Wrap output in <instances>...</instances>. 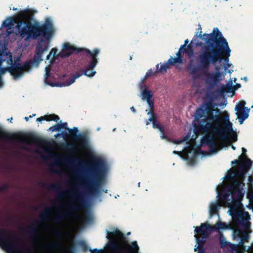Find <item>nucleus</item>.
Returning <instances> with one entry per match:
<instances>
[{
	"label": "nucleus",
	"instance_id": "f257e3e1",
	"mask_svg": "<svg viewBox=\"0 0 253 253\" xmlns=\"http://www.w3.org/2000/svg\"><path fill=\"white\" fill-rule=\"evenodd\" d=\"M33 16L30 11L27 9L18 13L19 20L16 27L19 36L22 38L26 37V41L42 38L47 41V43H44L43 40H42L41 42L37 45L33 59L23 64L19 62V57H17L13 62L11 53L0 49V76L8 71L13 76L14 80H17L24 75L25 71H30L33 66H39L42 60L43 54L48 49V43L52 37L55 30L53 23L49 18H46L43 24L37 21L32 23L30 20Z\"/></svg>",
	"mask_w": 253,
	"mask_h": 253
},
{
	"label": "nucleus",
	"instance_id": "f03ea898",
	"mask_svg": "<svg viewBox=\"0 0 253 253\" xmlns=\"http://www.w3.org/2000/svg\"><path fill=\"white\" fill-rule=\"evenodd\" d=\"M201 33L198 37L204 41L205 43L201 42H197L196 45L201 47V49L194 59H190L187 70L195 80L201 78L203 75H207V83L212 87L221 80L220 78L222 73L219 71V66H216L214 73H208L211 65H215L222 60L228 62L231 50L226 40L217 28H214L210 34L202 35Z\"/></svg>",
	"mask_w": 253,
	"mask_h": 253
},
{
	"label": "nucleus",
	"instance_id": "7ed1b4c3",
	"mask_svg": "<svg viewBox=\"0 0 253 253\" xmlns=\"http://www.w3.org/2000/svg\"><path fill=\"white\" fill-rule=\"evenodd\" d=\"M193 127L196 136L204 135L201 140V145H207L210 152L213 154L218 150L215 138L225 140L233 132L232 123L228 112L215 108L211 101L197 109Z\"/></svg>",
	"mask_w": 253,
	"mask_h": 253
},
{
	"label": "nucleus",
	"instance_id": "20e7f679",
	"mask_svg": "<svg viewBox=\"0 0 253 253\" xmlns=\"http://www.w3.org/2000/svg\"><path fill=\"white\" fill-rule=\"evenodd\" d=\"M104 163L100 159H96L89 164L88 171L92 178H85V182L83 184L85 192L73 194L71 190H67L66 192L72 195L73 199L76 203L69 206V211L56 215L54 218L55 222L60 223L67 217L74 216L72 212L84 209L85 207L86 196H94L99 192L104 178Z\"/></svg>",
	"mask_w": 253,
	"mask_h": 253
},
{
	"label": "nucleus",
	"instance_id": "39448f33",
	"mask_svg": "<svg viewBox=\"0 0 253 253\" xmlns=\"http://www.w3.org/2000/svg\"><path fill=\"white\" fill-rule=\"evenodd\" d=\"M243 190L232 191L227 190L224 193L221 197L223 201H229L227 203V206L229 208V212L233 221L242 226L246 229L250 228V215L248 211H244L239 210V208L243 207L241 201L244 196Z\"/></svg>",
	"mask_w": 253,
	"mask_h": 253
},
{
	"label": "nucleus",
	"instance_id": "423d86ee",
	"mask_svg": "<svg viewBox=\"0 0 253 253\" xmlns=\"http://www.w3.org/2000/svg\"><path fill=\"white\" fill-rule=\"evenodd\" d=\"M81 52H82L83 55L86 56H89L91 60L83 71L76 73L71 78L69 79L68 82L66 83V85H71L75 82L76 79L84 74L87 77H92L96 73L95 71H92V70L98 63L97 56L100 52L99 49L98 48L93 49L91 52L88 49L75 47L70 44V43L66 42L64 44L63 49L59 53V56L61 57L65 58L69 57L73 53H79Z\"/></svg>",
	"mask_w": 253,
	"mask_h": 253
},
{
	"label": "nucleus",
	"instance_id": "0eeeda50",
	"mask_svg": "<svg viewBox=\"0 0 253 253\" xmlns=\"http://www.w3.org/2000/svg\"><path fill=\"white\" fill-rule=\"evenodd\" d=\"M106 238L109 240L107 244V248L112 253H139V248L136 241L132 242L130 244H127V248L126 252H122L120 251L118 240H124L125 237L123 233L118 228L112 232L107 231Z\"/></svg>",
	"mask_w": 253,
	"mask_h": 253
},
{
	"label": "nucleus",
	"instance_id": "6e6552de",
	"mask_svg": "<svg viewBox=\"0 0 253 253\" xmlns=\"http://www.w3.org/2000/svg\"><path fill=\"white\" fill-rule=\"evenodd\" d=\"M0 247L8 253H35L33 248H30L24 252H19L18 249L23 247V244L13 233L5 230L0 232Z\"/></svg>",
	"mask_w": 253,
	"mask_h": 253
},
{
	"label": "nucleus",
	"instance_id": "1a4fd4ad",
	"mask_svg": "<svg viewBox=\"0 0 253 253\" xmlns=\"http://www.w3.org/2000/svg\"><path fill=\"white\" fill-rule=\"evenodd\" d=\"M195 227L194 232L199 235L203 236L204 238H208L211 232L217 231L219 229H226V224L222 222H218L214 226H211L208 222L201 223L200 226Z\"/></svg>",
	"mask_w": 253,
	"mask_h": 253
},
{
	"label": "nucleus",
	"instance_id": "9d476101",
	"mask_svg": "<svg viewBox=\"0 0 253 253\" xmlns=\"http://www.w3.org/2000/svg\"><path fill=\"white\" fill-rule=\"evenodd\" d=\"M192 42L184 49L185 45H181L178 51L176 53V57L173 58L170 57L169 59L171 60V62L174 65L176 64H182L183 63V59L182 53H186L190 58L193 57L194 51L193 46L191 45Z\"/></svg>",
	"mask_w": 253,
	"mask_h": 253
},
{
	"label": "nucleus",
	"instance_id": "9b49d317",
	"mask_svg": "<svg viewBox=\"0 0 253 253\" xmlns=\"http://www.w3.org/2000/svg\"><path fill=\"white\" fill-rule=\"evenodd\" d=\"M67 130L69 131V135L71 138L75 140H79L81 142V145L83 147H85L87 144V135L84 133H78V128L74 127L73 129L68 128Z\"/></svg>",
	"mask_w": 253,
	"mask_h": 253
},
{
	"label": "nucleus",
	"instance_id": "f8f14e48",
	"mask_svg": "<svg viewBox=\"0 0 253 253\" xmlns=\"http://www.w3.org/2000/svg\"><path fill=\"white\" fill-rule=\"evenodd\" d=\"M39 222L37 221L33 224L32 225L27 227H20V229L21 231H24L25 229H27V233L30 235V238L32 240H36L39 236V230L38 228V225Z\"/></svg>",
	"mask_w": 253,
	"mask_h": 253
},
{
	"label": "nucleus",
	"instance_id": "ddd939ff",
	"mask_svg": "<svg viewBox=\"0 0 253 253\" xmlns=\"http://www.w3.org/2000/svg\"><path fill=\"white\" fill-rule=\"evenodd\" d=\"M198 234H195L194 237L196 238V241L197 247L194 249L195 251H198V253H205L204 246L206 243L207 238H204L203 236H198Z\"/></svg>",
	"mask_w": 253,
	"mask_h": 253
},
{
	"label": "nucleus",
	"instance_id": "4468645a",
	"mask_svg": "<svg viewBox=\"0 0 253 253\" xmlns=\"http://www.w3.org/2000/svg\"><path fill=\"white\" fill-rule=\"evenodd\" d=\"M0 138L5 140H16L19 141H22L24 142H27L26 140L21 139L20 136L17 133H13L12 134H9L4 131H2L1 133Z\"/></svg>",
	"mask_w": 253,
	"mask_h": 253
},
{
	"label": "nucleus",
	"instance_id": "2eb2a0df",
	"mask_svg": "<svg viewBox=\"0 0 253 253\" xmlns=\"http://www.w3.org/2000/svg\"><path fill=\"white\" fill-rule=\"evenodd\" d=\"M243 180L242 179L240 180L234 179L232 184L229 187L228 190H231V191L243 190V186L244 185V184L243 183Z\"/></svg>",
	"mask_w": 253,
	"mask_h": 253
},
{
	"label": "nucleus",
	"instance_id": "dca6fc26",
	"mask_svg": "<svg viewBox=\"0 0 253 253\" xmlns=\"http://www.w3.org/2000/svg\"><path fill=\"white\" fill-rule=\"evenodd\" d=\"M250 109H247V111L243 109L237 111L236 115L239 119V122L240 125L242 124L244 121L249 117V112Z\"/></svg>",
	"mask_w": 253,
	"mask_h": 253
},
{
	"label": "nucleus",
	"instance_id": "f3484780",
	"mask_svg": "<svg viewBox=\"0 0 253 253\" xmlns=\"http://www.w3.org/2000/svg\"><path fill=\"white\" fill-rule=\"evenodd\" d=\"M174 65L173 63L171 62V60H170L169 59L168 60L167 62L163 64V65H161L160 66V67L159 68V64H158L156 67V73H163V72H166L167 70L169 68L170 66H173Z\"/></svg>",
	"mask_w": 253,
	"mask_h": 253
},
{
	"label": "nucleus",
	"instance_id": "a211bd4d",
	"mask_svg": "<svg viewBox=\"0 0 253 253\" xmlns=\"http://www.w3.org/2000/svg\"><path fill=\"white\" fill-rule=\"evenodd\" d=\"M186 158L188 160H192V159H195L198 154V152L194 148H188L185 151Z\"/></svg>",
	"mask_w": 253,
	"mask_h": 253
},
{
	"label": "nucleus",
	"instance_id": "6ab92c4d",
	"mask_svg": "<svg viewBox=\"0 0 253 253\" xmlns=\"http://www.w3.org/2000/svg\"><path fill=\"white\" fill-rule=\"evenodd\" d=\"M248 171V170H247L243 165H242L241 164L235 171L236 176L242 179H244L245 174Z\"/></svg>",
	"mask_w": 253,
	"mask_h": 253
},
{
	"label": "nucleus",
	"instance_id": "aec40b11",
	"mask_svg": "<svg viewBox=\"0 0 253 253\" xmlns=\"http://www.w3.org/2000/svg\"><path fill=\"white\" fill-rule=\"evenodd\" d=\"M239 159L241 161L243 159H245V161L244 162H242L241 164L243 165V166L249 170L252 166L253 161L249 159L245 154H242L239 156Z\"/></svg>",
	"mask_w": 253,
	"mask_h": 253
},
{
	"label": "nucleus",
	"instance_id": "412c9836",
	"mask_svg": "<svg viewBox=\"0 0 253 253\" xmlns=\"http://www.w3.org/2000/svg\"><path fill=\"white\" fill-rule=\"evenodd\" d=\"M15 23V19L12 17H9L4 21L2 23V26L7 28V33L9 35L11 33V30Z\"/></svg>",
	"mask_w": 253,
	"mask_h": 253
},
{
	"label": "nucleus",
	"instance_id": "4be33fe9",
	"mask_svg": "<svg viewBox=\"0 0 253 253\" xmlns=\"http://www.w3.org/2000/svg\"><path fill=\"white\" fill-rule=\"evenodd\" d=\"M233 90V88L232 86V82H231L230 83H228L226 85H222L221 88L217 90V92L218 94H220L221 95L223 93L231 92Z\"/></svg>",
	"mask_w": 253,
	"mask_h": 253
},
{
	"label": "nucleus",
	"instance_id": "5701e85b",
	"mask_svg": "<svg viewBox=\"0 0 253 253\" xmlns=\"http://www.w3.org/2000/svg\"><path fill=\"white\" fill-rule=\"evenodd\" d=\"M249 235L245 232H242V236L241 238V240L239 243L240 246H241L243 248V250L244 251H248L250 248L249 247L248 249H246V246H245L244 244L245 242H248L249 240Z\"/></svg>",
	"mask_w": 253,
	"mask_h": 253
},
{
	"label": "nucleus",
	"instance_id": "b1692460",
	"mask_svg": "<svg viewBox=\"0 0 253 253\" xmlns=\"http://www.w3.org/2000/svg\"><path fill=\"white\" fill-rule=\"evenodd\" d=\"M49 189L53 191L59 193L58 197L60 199L64 198L65 194L61 191V188L59 185L56 184H52L49 186Z\"/></svg>",
	"mask_w": 253,
	"mask_h": 253
},
{
	"label": "nucleus",
	"instance_id": "393cba45",
	"mask_svg": "<svg viewBox=\"0 0 253 253\" xmlns=\"http://www.w3.org/2000/svg\"><path fill=\"white\" fill-rule=\"evenodd\" d=\"M51 212V209L46 207L43 211L40 214V218L42 221L44 222L47 220L48 215Z\"/></svg>",
	"mask_w": 253,
	"mask_h": 253
},
{
	"label": "nucleus",
	"instance_id": "a878e982",
	"mask_svg": "<svg viewBox=\"0 0 253 253\" xmlns=\"http://www.w3.org/2000/svg\"><path fill=\"white\" fill-rule=\"evenodd\" d=\"M62 161L64 163L67 164L69 166H72L74 164H76L80 162V160L78 158H74L73 160H70L69 158L63 157Z\"/></svg>",
	"mask_w": 253,
	"mask_h": 253
},
{
	"label": "nucleus",
	"instance_id": "bb28decb",
	"mask_svg": "<svg viewBox=\"0 0 253 253\" xmlns=\"http://www.w3.org/2000/svg\"><path fill=\"white\" fill-rule=\"evenodd\" d=\"M42 118L43 119V121H46L48 122L51 121L57 122L59 120V116L54 114L51 115H45L42 116Z\"/></svg>",
	"mask_w": 253,
	"mask_h": 253
},
{
	"label": "nucleus",
	"instance_id": "cd10ccee",
	"mask_svg": "<svg viewBox=\"0 0 253 253\" xmlns=\"http://www.w3.org/2000/svg\"><path fill=\"white\" fill-rule=\"evenodd\" d=\"M220 205L217 203H212L210 205V211L211 215H214L218 212Z\"/></svg>",
	"mask_w": 253,
	"mask_h": 253
},
{
	"label": "nucleus",
	"instance_id": "c85d7f7f",
	"mask_svg": "<svg viewBox=\"0 0 253 253\" xmlns=\"http://www.w3.org/2000/svg\"><path fill=\"white\" fill-rule=\"evenodd\" d=\"M142 96L143 99H146V100H148L152 99L153 94L151 91L145 88L142 91Z\"/></svg>",
	"mask_w": 253,
	"mask_h": 253
},
{
	"label": "nucleus",
	"instance_id": "c756f323",
	"mask_svg": "<svg viewBox=\"0 0 253 253\" xmlns=\"http://www.w3.org/2000/svg\"><path fill=\"white\" fill-rule=\"evenodd\" d=\"M27 138L30 140L31 141H32L34 143H42L43 141L41 140L39 138H38V137L37 136H35L33 135H32V134H30V135H28L27 136Z\"/></svg>",
	"mask_w": 253,
	"mask_h": 253
},
{
	"label": "nucleus",
	"instance_id": "7c9ffc66",
	"mask_svg": "<svg viewBox=\"0 0 253 253\" xmlns=\"http://www.w3.org/2000/svg\"><path fill=\"white\" fill-rule=\"evenodd\" d=\"M147 114L151 115V116L149 118V121H153V125H154V123H157L159 122L157 120V117L154 111H148Z\"/></svg>",
	"mask_w": 253,
	"mask_h": 253
},
{
	"label": "nucleus",
	"instance_id": "2f4dec72",
	"mask_svg": "<svg viewBox=\"0 0 253 253\" xmlns=\"http://www.w3.org/2000/svg\"><path fill=\"white\" fill-rule=\"evenodd\" d=\"M61 246V244L59 242L49 243L47 245L48 248L53 250L58 249Z\"/></svg>",
	"mask_w": 253,
	"mask_h": 253
},
{
	"label": "nucleus",
	"instance_id": "473e14b6",
	"mask_svg": "<svg viewBox=\"0 0 253 253\" xmlns=\"http://www.w3.org/2000/svg\"><path fill=\"white\" fill-rule=\"evenodd\" d=\"M220 244L221 248L225 247V246L228 245L229 243L225 241V239L223 237V235L222 233L220 234Z\"/></svg>",
	"mask_w": 253,
	"mask_h": 253
},
{
	"label": "nucleus",
	"instance_id": "72a5a7b5",
	"mask_svg": "<svg viewBox=\"0 0 253 253\" xmlns=\"http://www.w3.org/2000/svg\"><path fill=\"white\" fill-rule=\"evenodd\" d=\"M159 130L161 132V136H160L161 138L162 139H165V140H166L167 141H169L170 138L165 133L164 127H163L162 128H161Z\"/></svg>",
	"mask_w": 253,
	"mask_h": 253
},
{
	"label": "nucleus",
	"instance_id": "f704fd0d",
	"mask_svg": "<svg viewBox=\"0 0 253 253\" xmlns=\"http://www.w3.org/2000/svg\"><path fill=\"white\" fill-rule=\"evenodd\" d=\"M157 73L155 72H153L152 70L151 69L148 70L147 72L146 73L145 76L143 79L142 80V81H144L147 78L151 77L154 75H155Z\"/></svg>",
	"mask_w": 253,
	"mask_h": 253
},
{
	"label": "nucleus",
	"instance_id": "c9c22d12",
	"mask_svg": "<svg viewBox=\"0 0 253 253\" xmlns=\"http://www.w3.org/2000/svg\"><path fill=\"white\" fill-rule=\"evenodd\" d=\"M245 104L246 102L245 101H242L236 107L235 110L237 111L240 110L241 109L247 110L248 108L245 106Z\"/></svg>",
	"mask_w": 253,
	"mask_h": 253
},
{
	"label": "nucleus",
	"instance_id": "e433bc0d",
	"mask_svg": "<svg viewBox=\"0 0 253 253\" xmlns=\"http://www.w3.org/2000/svg\"><path fill=\"white\" fill-rule=\"evenodd\" d=\"M53 235L54 236L58 238H61L63 237V233L62 231L59 229L54 231L53 232Z\"/></svg>",
	"mask_w": 253,
	"mask_h": 253
},
{
	"label": "nucleus",
	"instance_id": "4c0bfd02",
	"mask_svg": "<svg viewBox=\"0 0 253 253\" xmlns=\"http://www.w3.org/2000/svg\"><path fill=\"white\" fill-rule=\"evenodd\" d=\"M240 245L239 244H233L231 243H229V246L231 249V250L233 251L237 252L238 251L239 246Z\"/></svg>",
	"mask_w": 253,
	"mask_h": 253
},
{
	"label": "nucleus",
	"instance_id": "58836bf2",
	"mask_svg": "<svg viewBox=\"0 0 253 253\" xmlns=\"http://www.w3.org/2000/svg\"><path fill=\"white\" fill-rule=\"evenodd\" d=\"M147 102L148 104L149 107H150V110L149 111H154V101L151 99L147 100Z\"/></svg>",
	"mask_w": 253,
	"mask_h": 253
},
{
	"label": "nucleus",
	"instance_id": "ea45409f",
	"mask_svg": "<svg viewBox=\"0 0 253 253\" xmlns=\"http://www.w3.org/2000/svg\"><path fill=\"white\" fill-rule=\"evenodd\" d=\"M236 176V174H235V172H230V173H228L227 174L226 176V178L227 179H229V180H234V179H235L234 178V176Z\"/></svg>",
	"mask_w": 253,
	"mask_h": 253
},
{
	"label": "nucleus",
	"instance_id": "a19ab883",
	"mask_svg": "<svg viewBox=\"0 0 253 253\" xmlns=\"http://www.w3.org/2000/svg\"><path fill=\"white\" fill-rule=\"evenodd\" d=\"M48 130H50L51 132H53L55 131H58L60 130V127H59L58 124H56L53 126H51L49 127L48 129Z\"/></svg>",
	"mask_w": 253,
	"mask_h": 253
},
{
	"label": "nucleus",
	"instance_id": "79ce46f5",
	"mask_svg": "<svg viewBox=\"0 0 253 253\" xmlns=\"http://www.w3.org/2000/svg\"><path fill=\"white\" fill-rule=\"evenodd\" d=\"M247 197L251 202L253 203V190L250 191L248 192Z\"/></svg>",
	"mask_w": 253,
	"mask_h": 253
},
{
	"label": "nucleus",
	"instance_id": "37998d69",
	"mask_svg": "<svg viewBox=\"0 0 253 253\" xmlns=\"http://www.w3.org/2000/svg\"><path fill=\"white\" fill-rule=\"evenodd\" d=\"M163 127V126L159 122L157 123H154V125H153V127L154 128H158L159 130H160Z\"/></svg>",
	"mask_w": 253,
	"mask_h": 253
},
{
	"label": "nucleus",
	"instance_id": "c03bdc74",
	"mask_svg": "<svg viewBox=\"0 0 253 253\" xmlns=\"http://www.w3.org/2000/svg\"><path fill=\"white\" fill-rule=\"evenodd\" d=\"M50 73H46L45 72V74H44V76H45L44 82H45V83L48 84H50L52 86H55L54 84H53L51 83H48L47 82V78L50 76Z\"/></svg>",
	"mask_w": 253,
	"mask_h": 253
},
{
	"label": "nucleus",
	"instance_id": "a18cd8bd",
	"mask_svg": "<svg viewBox=\"0 0 253 253\" xmlns=\"http://www.w3.org/2000/svg\"><path fill=\"white\" fill-rule=\"evenodd\" d=\"M68 136H69V135L67 132H63L61 133H57L55 135V136L56 137L62 136V137H65V138L68 137Z\"/></svg>",
	"mask_w": 253,
	"mask_h": 253
},
{
	"label": "nucleus",
	"instance_id": "49530a36",
	"mask_svg": "<svg viewBox=\"0 0 253 253\" xmlns=\"http://www.w3.org/2000/svg\"><path fill=\"white\" fill-rule=\"evenodd\" d=\"M59 125V127H60V129L62 128H65L67 129V123H61V124H58Z\"/></svg>",
	"mask_w": 253,
	"mask_h": 253
},
{
	"label": "nucleus",
	"instance_id": "de8ad7c7",
	"mask_svg": "<svg viewBox=\"0 0 253 253\" xmlns=\"http://www.w3.org/2000/svg\"><path fill=\"white\" fill-rule=\"evenodd\" d=\"M10 187V185L9 184L6 183L1 186V190L2 191H5L7 190Z\"/></svg>",
	"mask_w": 253,
	"mask_h": 253
},
{
	"label": "nucleus",
	"instance_id": "09e8293b",
	"mask_svg": "<svg viewBox=\"0 0 253 253\" xmlns=\"http://www.w3.org/2000/svg\"><path fill=\"white\" fill-rule=\"evenodd\" d=\"M57 51L58 50L56 48H53L51 49L50 53H51V55L52 54L54 56H55L57 54Z\"/></svg>",
	"mask_w": 253,
	"mask_h": 253
},
{
	"label": "nucleus",
	"instance_id": "8fccbe9b",
	"mask_svg": "<svg viewBox=\"0 0 253 253\" xmlns=\"http://www.w3.org/2000/svg\"><path fill=\"white\" fill-rule=\"evenodd\" d=\"M90 251H91V253H101L103 251V250H98V249H94L93 251H92L91 249H90Z\"/></svg>",
	"mask_w": 253,
	"mask_h": 253
},
{
	"label": "nucleus",
	"instance_id": "3c124183",
	"mask_svg": "<svg viewBox=\"0 0 253 253\" xmlns=\"http://www.w3.org/2000/svg\"><path fill=\"white\" fill-rule=\"evenodd\" d=\"M77 148V146L73 144H69L68 145V149L69 150H73Z\"/></svg>",
	"mask_w": 253,
	"mask_h": 253
},
{
	"label": "nucleus",
	"instance_id": "603ef678",
	"mask_svg": "<svg viewBox=\"0 0 253 253\" xmlns=\"http://www.w3.org/2000/svg\"><path fill=\"white\" fill-rule=\"evenodd\" d=\"M80 245L83 248L84 250L86 251L87 250V247L86 244L84 242H81L80 243Z\"/></svg>",
	"mask_w": 253,
	"mask_h": 253
},
{
	"label": "nucleus",
	"instance_id": "864d4df0",
	"mask_svg": "<svg viewBox=\"0 0 253 253\" xmlns=\"http://www.w3.org/2000/svg\"><path fill=\"white\" fill-rule=\"evenodd\" d=\"M232 165H237V164H239V161L237 159H235L234 160H233L232 163H231Z\"/></svg>",
	"mask_w": 253,
	"mask_h": 253
},
{
	"label": "nucleus",
	"instance_id": "5fc2aeb1",
	"mask_svg": "<svg viewBox=\"0 0 253 253\" xmlns=\"http://www.w3.org/2000/svg\"><path fill=\"white\" fill-rule=\"evenodd\" d=\"M188 42H189V41L188 39H186L185 40L184 44L182 45H185V47H184V49H185L186 48V46L188 45Z\"/></svg>",
	"mask_w": 253,
	"mask_h": 253
},
{
	"label": "nucleus",
	"instance_id": "6e6d98bb",
	"mask_svg": "<svg viewBox=\"0 0 253 253\" xmlns=\"http://www.w3.org/2000/svg\"><path fill=\"white\" fill-rule=\"evenodd\" d=\"M37 122H41L42 121H43V119L42 118V116H41L39 118H38L36 120Z\"/></svg>",
	"mask_w": 253,
	"mask_h": 253
},
{
	"label": "nucleus",
	"instance_id": "4d7b16f0",
	"mask_svg": "<svg viewBox=\"0 0 253 253\" xmlns=\"http://www.w3.org/2000/svg\"><path fill=\"white\" fill-rule=\"evenodd\" d=\"M239 232H240V230H239L234 231V235L239 237Z\"/></svg>",
	"mask_w": 253,
	"mask_h": 253
},
{
	"label": "nucleus",
	"instance_id": "13d9d810",
	"mask_svg": "<svg viewBox=\"0 0 253 253\" xmlns=\"http://www.w3.org/2000/svg\"><path fill=\"white\" fill-rule=\"evenodd\" d=\"M89 219H90V216H89V215H85L84 216V219H85V220L88 221V220H89Z\"/></svg>",
	"mask_w": 253,
	"mask_h": 253
},
{
	"label": "nucleus",
	"instance_id": "bf43d9fd",
	"mask_svg": "<svg viewBox=\"0 0 253 253\" xmlns=\"http://www.w3.org/2000/svg\"><path fill=\"white\" fill-rule=\"evenodd\" d=\"M130 110L132 112H133L134 113H136V110L135 109V108L134 107V106H132L130 107Z\"/></svg>",
	"mask_w": 253,
	"mask_h": 253
},
{
	"label": "nucleus",
	"instance_id": "052dcab7",
	"mask_svg": "<svg viewBox=\"0 0 253 253\" xmlns=\"http://www.w3.org/2000/svg\"><path fill=\"white\" fill-rule=\"evenodd\" d=\"M45 72L46 73H50V69L49 68L46 67H45Z\"/></svg>",
	"mask_w": 253,
	"mask_h": 253
},
{
	"label": "nucleus",
	"instance_id": "680f3d73",
	"mask_svg": "<svg viewBox=\"0 0 253 253\" xmlns=\"http://www.w3.org/2000/svg\"><path fill=\"white\" fill-rule=\"evenodd\" d=\"M3 84V83L2 81L1 77H0V87H2Z\"/></svg>",
	"mask_w": 253,
	"mask_h": 253
},
{
	"label": "nucleus",
	"instance_id": "e2e57ef3",
	"mask_svg": "<svg viewBox=\"0 0 253 253\" xmlns=\"http://www.w3.org/2000/svg\"><path fill=\"white\" fill-rule=\"evenodd\" d=\"M150 122L153 123V121H149V119L146 121V125L147 126L150 124Z\"/></svg>",
	"mask_w": 253,
	"mask_h": 253
},
{
	"label": "nucleus",
	"instance_id": "0e129e2a",
	"mask_svg": "<svg viewBox=\"0 0 253 253\" xmlns=\"http://www.w3.org/2000/svg\"><path fill=\"white\" fill-rule=\"evenodd\" d=\"M173 153L174 154H178V155H179V154H180V152H179V151H174L173 152Z\"/></svg>",
	"mask_w": 253,
	"mask_h": 253
},
{
	"label": "nucleus",
	"instance_id": "69168bd1",
	"mask_svg": "<svg viewBox=\"0 0 253 253\" xmlns=\"http://www.w3.org/2000/svg\"><path fill=\"white\" fill-rule=\"evenodd\" d=\"M243 153H245L247 151V150L245 148H242Z\"/></svg>",
	"mask_w": 253,
	"mask_h": 253
},
{
	"label": "nucleus",
	"instance_id": "338daca9",
	"mask_svg": "<svg viewBox=\"0 0 253 253\" xmlns=\"http://www.w3.org/2000/svg\"><path fill=\"white\" fill-rule=\"evenodd\" d=\"M51 53H49V54L46 57V59L47 60H49L50 57V56H51Z\"/></svg>",
	"mask_w": 253,
	"mask_h": 253
},
{
	"label": "nucleus",
	"instance_id": "774afa93",
	"mask_svg": "<svg viewBox=\"0 0 253 253\" xmlns=\"http://www.w3.org/2000/svg\"><path fill=\"white\" fill-rule=\"evenodd\" d=\"M29 118H30V117H25V118H24V119H25V120L26 121H29Z\"/></svg>",
	"mask_w": 253,
	"mask_h": 253
}]
</instances>
